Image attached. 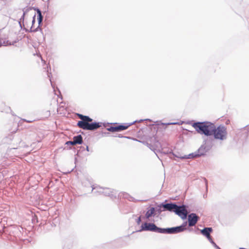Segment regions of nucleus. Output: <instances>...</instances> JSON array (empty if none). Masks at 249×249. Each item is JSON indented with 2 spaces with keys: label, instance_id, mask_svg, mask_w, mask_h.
Masks as SVG:
<instances>
[{
  "label": "nucleus",
  "instance_id": "obj_1",
  "mask_svg": "<svg viewBox=\"0 0 249 249\" xmlns=\"http://www.w3.org/2000/svg\"><path fill=\"white\" fill-rule=\"evenodd\" d=\"M77 116L81 121H78L77 126L83 129L93 130L100 127L98 123H89L92 121V119L88 116H85L81 114H77Z\"/></svg>",
  "mask_w": 249,
  "mask_h": 249
},
{
  "label": "nucleus",
  "instance_id": "obj_2",
  "mask_svg": "<svg viewBox=\"0 0 249 249\" xmlns=\"http://www.w3.org/2000/svg\"><path fill=\"white\" fill-rule=\"evenodd\" d=\"M192 126L198 133L207 136L212 135L214 128V125L210 122L195 123Z\"/></svg>",
  "mask_w": 249,
  "mask_h": 249
},
{
  "label": "nucleus",
  "instance_id": "obj_3",
  "mask_svg": "<svg viewBox=\"0 0 249 249\" xmlns=\"http://www.w3.org/2000/svg\"><path fill=\"white\" fill-rule=\"evenodd\" d=\"M213 134L215 139L220 140L225 139L227 136L226 128L222 125L218 126L216 128L214 127L213 131Z\"/></svg>",
  "mask_w": 249,
  "mask_h": 249
},
{
  "label": "nucleus",
  "instance_id": "obj_4",
  "mask_svg": "<svg viewBox=\"0 0 249 249\" xmlns=\"http://www.w3.org/2000/svg\"><path fill=\"white\" fill-rule=\"evenodd\" d=\"M142 230L144 231H154L159 233H162L163 231L162 228L157 227L154 224L145 223L142 226Z\"/></svg>",
  "mask_w": 249,
  "mask_h": 249
},
{
  "label": "nucleus",
  "instance_id": "obj_5",
  "mask_svg": "<svg viewBox=\"0 0 249 249\" xmlns=\"http://www.w3.org/2000/svg\"><path fill=\"white\" fill-rule=\"evenodd\" d=\"M185 226L186 225H184L171 228L162 229L163 230L162 233H176L182 232L186 229Z\"/></svg>",
  "mask_w": 249,
  "mask_h": 249
},
{
  "label": "nucleus",
  "instance_id": "obj_6",
  "mask_svg": "<svg viewBox=\"0 0 249 249\" xmlns=\"http://www.w3.org/2000/svg\"><path fill=\"white\" fill-rule=\"evenodd\" d=\"M175 212L182 219H185L187 217L188 212L184 205L181 206H177Z\"/></svg>",
  "mask_w": 249,
  "mask_h": 249
},
{
  "label": "nucleus",
  "instance_id": "obj_7",
  "mask_svg": "<svg viewBox=\"0 0 249 249\" xmlns=\"http://www.w3.org/2000/svg\"><path fill=\"white\" fill-rule=\"evenodd\" d=\"M130 125L131 124H124L114 126H110L108 128V130L111 132H118L127 129Z\"/></svg>",
  "mask_w": 249,
  "mask_h": 249
},
{
  "label": "nucleus",
  "instance_id": "obj_8",
  "mask_svg": "<svg viewBox=\"0 0 249 249\" xmlns=\"http://www.w3.org/2000/svg\"><path fill=\"white\" fill-rule=\"evenodd\" d=\"M199 217L196 213H192L188 215V225L190 227L194 226L199 220Z\"/></svg>",
  "mask_w": 249,
  "mask_h": 249
},
{
  "label": "nucleus",
  "instance_id": "obj_9",
  "mask_svg": "<svg viewBox=\"0 0 249 249\" xmlns=\"http://www.w3.org/2000/svg\"><path fill=\"white\" fill-rule=\"evenodd\" d=\"M213 231L212 228H205L203 230H201V233L204 236H205L209 241L212 244H214V242L211 236L210 235V232Z\"/></svg>",
  "mask_w": 249,
  "mask_h": 249
},
{
  "label": "nucleus",
  "instance_id": "obj_10",
  "mask_svg": "<svg viewBox=\"0 0 249 249\" xmlns=\"http://www.w3.org/2000/svg\"><path fill=\"white\" fill-rule=\"evenodd\" d=\"M83 142V139L81 135H79L76 136H74L73 138L72 142H71V145H74L77 144H80Z\"/></svg>",
  "mask_w": 249,
  "mask_h": 249
},
{
  "label": "nucleus",
  "instance_id": "obj_11",
  "mask_svg": "<svg viewBox=\"0 0 249 249\" xmlns=\"http://www.w3.org/2000/svg\"><path fill=\"white\" fill-rule=\"evenodd\" d=\"M177 205L175 204H166L163 205V207L166 210L170 211H173L175 212L176 208L177 207Z\"/></svg>",
  "mask_w": 249,
  "mask_h": 249
},
{
  "label": "nucleus",
  "instance_id": "obj_12",
  "mask_svg": "<svg viewBox=\"0 0 249 249\" xmlns=\"http://www.w3.org/2000/svg\"><path fill=\"white\" fill-rule=\"evenodd\" d=\"M155 212V209L154 208H151L150 210H149L145 214V216L146 218H149L150 216H151Z\"/></svg>",
  "mask_w": 249,
  "mask_h": 249
},
{
  "label": "nucleus",
  "instance_id": "obj_13",
  "mask_svg": "<svg viewBox=\"0 0 249 249\" xmlns=\"http://www.w3.org/2000/svg\"><path fill=\"white\" fill-rule=\"evenodd\" d=\"M37 14H38V23H40L42 20V16L41 15L40 11H39V10H37Z\"/></svg>",
  "mask_w": 249,
  "mask_h": 249
},
{
  "label": "nucleus",
  "instance_id": "obj_14",
  "mask_svg": "<svg viewBox=\"0 0 249 249\" xmlns=\"http://www.w3.org/2000/svg\"><path fill=\"white\" fill-rule=\"evenodd\" d=\"M37 120H39V119H37V120H35H35H27V119H22V121L23 122H26V123H32V122H34L35 121H37Z\"/></svg>",
  "mask_w": 249,
  "mask_h": 249
},
{
  "label": "nucleus",
  "instance_id": "obj_15",
  "mask_svg": "<svg viewBox=\"0 0 249 249\" xmlns=\"http://www.w3.org/2000/svg\"><path fill=\"white\" fill-rule=\"evenodd\" d=\"M213 246L216 248V249H221L218 246L216 245V244L214 243V244H213Z\"/></svg>",
  "mask_w": 249,
  "mask_h": 249
},
{
  "label": "nucleus",
  "instance_id": "obj_16",
  "mask_svg": "<svg viewBox=\"0 0 249 249\" xmlns=\"http://www.w3.org/2000/svg\"><path fill=\"white\" fill-rule=\"evenodd\" d=\"M71 142H72V141H69V142H66V144H69V143H70V144H71Z\"/></svg>",
  "mask_w": 249,
  "mask_h": 249
},
{
  "label": "nucleus",
  "instance_id": "obj_17",
  "mask_svg": "<svg viewBox=\"0 0 249 249\" xmlns=\"http://www.w3.org/2000/svg\"><path fill=\"white\" fill-rule=\"evenodd\" d=\"M141 221V217H140L138 219V222L140 221Z\"/></svg>",
  "mask_w": 249,
  "mask_h": 249
},
{
  "label": "nucleus",
  "instance_id": "obj_18",
  "mask_svg": "<svg viewBox=\"0 0 249 249\" xmlns=\"http://www.w3.org/2000/svg\"><path fill=\"white\" fill-rule=\"evenodd\" d=\"M196 155L195 156H193V157H196Z\"/></svg>",
  "mask_w": 249,
  "mask_h": 249
}]
</instances>
